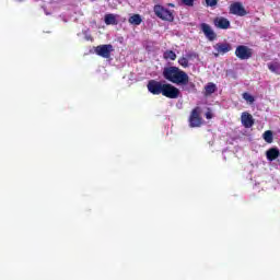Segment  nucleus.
I'll return each instance as SVG.
<instances>
[{"instance_id": "f257e3e1", "label": "nucleus", "mask_w": 280, "mask_h": 280, "mask_svg": "<svg viewBox=\"0 0 280 280\" xmlns=\"http://www.w3.org/2000/svg\"><path fill=\"white\" fill-rule=\"evenodd\" d=\"M147 89L152 95H163L168 100H178L180 96V90H178V88L174 86L172 83L150 80L147 84Z\"/></svg>"}, {"instance_id": "f03ea898", "label": "nucleus", "mask_w": 280, "mask_h": 280, "mask_svg": "<svg viewBox=\"0 0 280 280\" xmlns=\"http://www.w3.org/2000/svg\"><path fill=\"white\" fill-rule=\"evenodd\" d=\"M162 75L167 82L177 84V86H187L189 84V74L176 66L165 67Z\"/></svg>"}, {"instance_id": "7ed1b4c3", "label": "nucleus", "mask_w": 280, "mask_h": 280, "mask_svg": "<svg viewBox=\"0 0 280 280\" xmlns=\"http://www.w3.org/2000/svg\"><path fill=\"white\" fill-rule=\"evenodd\" d=\"M153 12L158 19L161 21H166L167 23H174V11L166 9L161 4H155L153 8Z\"/></svg>"}, {"instance_id": "20e7f679", "label": "nucleus", "mask_w": 280, "mask_h": 280, "mask_svg": "<svg viewBox=\"0 0 280 280\" xmlns=\"http://www.w3.org/2000/svg\"><path fill=\"white\" fill-rule=\"evenodd\" d=\"M201 109L200 107H195L190 116L188 118L190 128H200L202 124H205V120L202 119V116H200Z\"/></svg>"}, {"instance_id": "39448f33", "label": "nucleus", "mask_w": 280, "mask_h": 280, "mask_svg": "<svg viewBox=\"0 0 280 280\" xmlns=\"http://www.w3.org/2000/svg\"><path fill=\"white\" fill-rule=\"evenodd\" d=\"M234 54L238 60H250V58H253L252 48H248V46L244 45H238Z\"/></svg>"}, {"instance_id": "423d86ee", "label": "nucleus", "mask_w": 280, "mask_h": 280, "mask_svg": "<svg viewBox=\"0 0 280 280\" xmlns=\"http://www.w3.org/2000/svg\"><path fill=\"white\" fill-rule=\"evenodd\" d=\"M214 51V56L215 58H218V56H224V54H229V51L233 50V46L229 43V42H224V43H217L213 46Z\"/></svg>"}, {"instance_id": "0eeeda50", "label": "nucleus", "mask_w": 280, "mask_h": 280, "mask_svg": "<svg viewBox=\"0 0 280 280\" xmlns=\"http://www.w3.org/2000/svg\"><path fill=\"white\" fill-rule=\"evenodd\" d=\"M94 51L96 56H101V58H110V54H113V45L105 44L96 46Z\"/></svg>"}, {"instance_id": "6e6552de", "label": "nucleus", "mask_w": 280, "mask_h": 280, "mask_svg": "<svg viewBox=\"0 0 280 280\" xmlns=\"http://www.w3.org/2000/svg\"><path fill=\"white\" fill-rule=\"evenodd\" d=\"M230 14H234L235 16H246L248 12L241 2H234L230 5Z\"/></svg>"}, {"instance_id": "1a4fd4ad", "label": "nucleus", "mask_w": 280, "mask_h": 280, "mask_svg": "<svg viewBox=\"0 0 280 280\" xmlns=\"http://www.w3.org/2000/svg\"><path fill=\"white\" fill-rule=\"evenodd\" d=\"M213 25L218 30H230L231 28V21L224 16H217L213 20Z\"/></svg>"}, {"instance_id": "9d476101", "label": "nucleus", "mask_w": 280, "mask_h": 280, "mask_svg": "<svg viewBox=\"0 0 280 280\" xmlns=\"http://www.w3.org/2000/svg\"><path fill=\"white\" fill-rule=\"evenodd\" d=\"M200 30L201 32H203L206 38H208L210 42H213L215 40V38H218V34L213 32V28H211V25L207 23H201Z\"/></svg>"}, {"instance_id": "9b49d317", "label": "nucleus", "mask_w": 280, "mask_h": 280, "mask_svg": "<svg viewBox=\"0 0 280 280\" xmlns=\"http://www.w3.org/2000/svg\"><path fill=\"white\" fill-rule=\"evenodd\" d=\"M241 124L244 128H253L255 126V118L248 112H244L241 115Z\"/></svg>"}, {"instance_id": "f8f14e48", "label": "nucleus", "mask_w": 280, "mask_h": 280, "mask_svg": "<svg viewBox=\"0 0 280 280\" xmlns=\"http://www.w3.org/2000/svg\"><path fill=\"white\" fill-rule=\"evenodd\" d=\"M279 156H280V151L278 148H270L266 152L267 161H277V159H279Z\"/></svg>"}, {"instance_id": "ddd939ff", "label": "nucleus", "mask_w": 280, "mask_h": 280, "mask_svg": "<svg viewBox=\"0 0 280 280\" xmlns=\"http://www.w3.org/2000/svg\"><path fill=\"white\" fill-rule=\"evenodd\" d=\"M215 91H218V85H215V83H213V82H209L205 86L203 95H205V97H209V96L213 95V93H215Z\"/></svg>"}, {"instance_id": "4468645a", "label": "nucleus", "mask_w": 280, "mask_h": 280, "mask_svg": "<svg viewBox=\"0 0 280 280\" xmlns=\"http://www.w3.org/2000/svg\"><path fill=\"white\" fill-rule=\"evenodd\" d=\"M105 25H117V18L115 14L109 13L105 15Z\"/></svg>"}, {"instance_id": "2eb2a0df", "label": "nucleus", "mask_w": 280, "mask_h": 280, "mask_svg": "<svg viewBox=\"0 0 280 280\" xmlns=\"http://www.w3.org/2000/svg\"><path fill=\"white\" fill-rule=\"evenodd\" d=\"M262 139L266 141V143H272L275 141V135L272 133V130H267L262 133Z\"/></svg>"}, {"instance_id": "dca6fc26", "label": "nucleus", "mask_w": 280, "mask_h": 280, "mask_svg": "<svg viewBox=\"0 0 280 280\" xmlns=\"http://www.w3.org/2000/svg\"><path fill=\"white\" fill-rule=\"evenodd\" d=\"M142 22H143V20L141 19V15H139V14H133L129 18V23L131 25H141Z\"/></svg>"}, {"instance_id": "f3484780", "label": "nucleus", "mask_w": 280, "mask_h": 280, "mask_svg": "<svg viewBox=\"0 0 280 280\" xmlns=\"http://www.w3.org/2000/svg\"><path fill=\"white\" fill-rule=\"evenodd\" d=\"M164 60H176V52L174 50H166L163 54Z\"/></svg>"}, {"instance_id": "a211bd4d", "label": "nucleus", "mask_w": 280, "mask_h": 280, "mask_svg": "<svg viewBox=\"0 0 280 280\" xmlns=\"http://www.w3.org/2000/svg\"><path fill=\"white\" fill-rule=\"evenodd\" d=\"M268 69L271 73H279L280 71V62H271L268 63Z\"/></svg>"}, {"instance_id": "6ab92c4d", "label": "nucleus", "mask_w": 280, "mask_h": 280, "mask_svg": "<svg viewBox=\"0 0 280 280\" xmlns=\"http://www.w3.org/2000/svg\"><path fill=\"white\" fill-rule=\"evenodd\" d=\"M243 100H245V102H248L249 104H255V96L250 95V93L248 92H244L242 94Z\"/></svg>"}, {"instance_id": "aec40b11", "label": "nucleus", "mask_w": 280, "mask_h": 280, "mask_svg": "<svg viewBox=\"0 0 280 280\" xmlns=\"http://www.w3.org/2000/svg\"><path fill=\"white\" fill-rule=\"evenodd\" d=\"M178 65H180V67H184V69H187V67H189V59H187L186 57H182L178 59Z\"/></svg>"}, {"instance_id": "412c9836", "label": "nucleus", "mask_w": 280, "mask_h": 280, "mask_svg": "<svg viewBox=\"0 0 280 280\" xmlns=\"http://www.w3.org/2000/svg\"><path fill=\"white\" fill-rule=\"evenodd\" d=\"M182 3L184 5H187L188 8H194V3H196V0H182Z\"/></svg>"}, {"instance_id": "4be33fe9", "label": "nucleus", "mask_w": 280, "mask_h": 280, "mask_svg": "<svg viewBox=\"0 0 280 280\" xmlns=\"http://www.w3.org/2000/svg\"><path fill=\"white\" fill-rule=\"evenodd\" d=\"M206 4L208 8H215V5H218V0H206Z\"/></svg>"}, {"instance_id": "5701e85b", "label": "nucleus", "mask_w": 280, "mask_h": 280, "mask_svg": "<svg viewBox=\"0 0 280 280\" xmlns=\"http://www.w3.org/2000/svg\"><path fill=\"white\" fill-rule=\"evenodd\" d=\"M206 119H213V113H211V109H208L206 113Z\"/></svg>"}, {"instance_id": "b1692460", "label": "nucleus", "mask_w": 280, "mask_h": 280, "mask_svg": "<svg viewBox=\"0 0 280 280\" xmlns=\"http://www.w3.org/2000/svg\"><path fill=\"white\" fill-rule=\"evenodd\" d=\"M168 5H170L171 8H174V4H172V3H170Z\"/></svg>"}, {"instance_id": "393cba45", "label": "nucleus", "mask_w": 280, "mask_h": 280, "mask_svg": "<svg viewBox=\"0 0 280 280\" xmlns=\"http://www.w3.org/2000/svg\"><path fill=\"white\" fill-rule=\"evenodd\" d=\"M191 86H195L194 83H191Z\"/></svg>"}, {"instance_id": "a878e982", "label": "nucleus", "mask_w": 280, "mask_h": 280, "mask_svg": "<svg viewBox=\"0 0 280 280\" xmlns=\"http://www.w3.org/2000/svg\"><path fill=\"white\" fill-rule=\"evenodd\" d=\"M19 1H23V0H19Z\"/></svg>"}]
</instances>
